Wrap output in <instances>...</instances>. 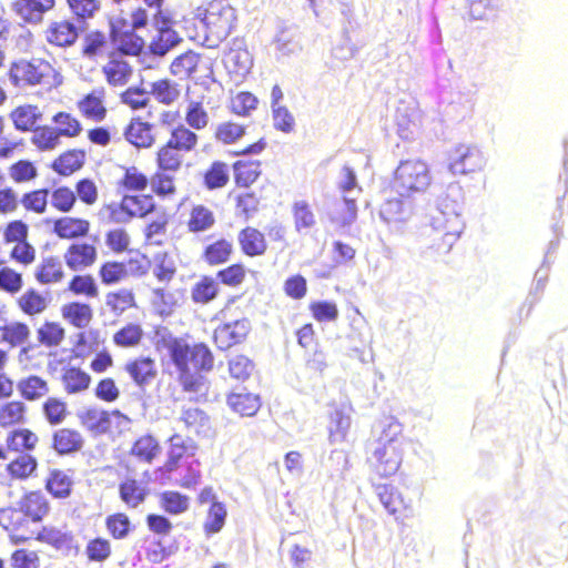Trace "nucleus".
Listing matches in <instances>:
<instances>
[{
	"mask_svg": "<svg viewBox=\"0 0 568 568\" xmlns=\"http://www.w3.org/2000/svg\"><path fill=\"white\" fill-rule=\"evenodd\" d=\"M414 213V202L406 194L386 200L379 210L381 219L397 232H402L403 226L412 219Z\"/></svg>",
	"mask_w": 568,
	"mask_h": 568,
	"instance_id": "obj_6",
	"label": "nucleus"
},
{
	"mask_svg": "<svg viewBox=\"0 0 568 568\" xmlns=\"http://www.w3.org/2000/svg\"><path fill=\"white\" fill-rule=\"evenodd\" d=\"M226 403L233 412L241 416H254L261 407L260 397L245 389L231 393Z\"/></svg>",
	"mask_w": 568,
	"mask_h": 568,
	"instance_id": "obj_18",
	"label": "nucleus"
},
{
	"mask_svg": "<svg viewBox=\"0 0 568 568\" xmlns=\"http://www.w3.org/2000/svg\"><path fill=\"white\" fill-rule=\"evenodd\" d=\"M159 444L151 435L140 437L133 445L131 454L140 460L151 463L156 456Z\"/></svg>",
	"mask_w": 568,
	"mask_h": 568,
	"instance_id": "obj_50",
	"label": "nucleus"
},
{
	"mask_svg": "<svg viewBox=\"0 0 568 568\" xmlns=\"http://www.w3.org/2000/svg\"><path fill=\"white\" fill-rule=\"evenodd\" d=\"M349 427L351 416L345 414L342 409L335 408L333 412H331L329 416V442L332 444L344 442L346 439Z\"/></svg>",
	"mask_w": 568,
	"mask_h": 568,
	"instance_id": "obj_29",
	"label": "nucleus"
},
{
	"mask_svg": "<svg viewBox=\"0 0 568 568\" xmlns=\"http://www.w3.org/2000/svg\"><path fill=\"white\" fill-rule=\"evenodd\" d=\"M31 142L40 151L53 150L60 142V134L54 128L48 125L37 126L33 129Z\"/></svg>",
	"mask_w": 568,
	"mask_h": 568,
	"instance_id": "obj_37",
	"label": "nucleus"
},
{
	"mask_svg": "<svg viewBox=\"0 0 568 568\" xmlns=\"http://www.w3.org/2000/svg\"><path fill=\"white\" fill-rule=\"evenodd\" d=\"M62 315L73 326L84 328L92 320V310L88 304L72 302L62 307Z\"/></svg>",
	"mask_w": 568,
	"mask_h": 568,
	"instance_id": "obj_32",
	"label": "nucleus"
},
{
	"mask_svg": "<svg viewBox=\"0 0 568 568\" xmlns=\"http://www.w3.org/2000/svg\"><path fill=\"white\" fill-rule=\"evenodd\" d=\"M329 477L333 479H343L345 473L348 470V457L344 450L333 449L325 464Z\"/></svg>",
	"mask_w": 568,
	"mask_h": 568,
	"instance_id": "obj_46",
	"label": "nucleus"
},
{
	"mask_svg": "<svg viewBox=\"0 0 568 568\" xmlns=\"http://www.w3.org/2000/svg\"><path fill=\"white\" fill-rule=\"evenodd\" d=\"M106 80L112 85H123L131 75V67L125 61H112L103 68Z\"/></svg>",
	"mask_w": 568,
	"mask_h": 568,
	"instance_id": "obj_51",
	"label": "nucleus"
},
{
	"mask_svg": "<svg viewBox=\"0 0 568 568\" xmlns=\"http://www.w3.org/2000/svg\"><path fill=\"white\" fill-rule=\"evenodd\" d=\"M161 504L166 513L179 515L189 509V497L179 491H164L161 495Z\"/></svg>",
	"mask_w": 568,
	"mask_h": 568,
	"instance_id": "obj_52",
	"label": "nucleus"
},
{
	"mask_svg": "<svg viewBox=\"0 0 568 568\" xmlns=\"http://www.w3.org/2000/svg\"><path fill=\"white\" fill-rule=\"evenodd\" d=\"M23 398L28 400H34L48 393V385L44 379L39 376L32 375L26 379H22L18 384Z\"/></svg>",
	"mask_w": 568,
	"mask_h": 568,
	"instance_id": "obj_41",
	"label": "nucleus"
},
{
	"mask_svg": "<svg viewBox=\"0 0 568 568\" xmlns=\"http://www.w3.org/2000/svg\"><path fill=\"white\" fill-rule=\"evenodd\" d=\"M83 446L82 435L69 428H62L53 434V448L59 455L79 452Z\"/></svg>",
	"mask_w": 568,
	"mask_h": 568,
	"instance_id": "obj_19",
	"label": "nucleus"
},
{
	"mask_svg": "<svg viewBox=\"0 0 568 568\" xmlns=\"http://www.w3.org/2000/svg\"><path fill=\"white\" fill-rule=\"evenodd\" d=\"M250 331L251 323L247 318L236 320L216 327L214 341L220 349L225 351L233 345L242 343Z\"/></svg>",
	"mask_w": 568,
	"mask_h": 568,
	"instance_id": "obj_11",
	"label": "nucleus"
},
{
	"mask_svg": "<svg viewBox=\"0 0 568 568\" xmlns=\"http://www.w3.org/2000/svg\"><path fill=\"white\" fill-rule=\"evenodd\" d=\"M10 118L18 131H33L36 123L41 120L42 113L36 105L27 104L14 109Z\"/></svg>",
	"mask_w": 568,
	"mask_h": 568,
	"instance_id": "obj_23",
	"label": "nucleus"
},
{
	"mask_svg": "<svg viewBox=\"0 0 568 568\" xmlns=\"http://www.w3.org/2000/svg\"><path fill=\"white\" fill-rule=\"evenodd\" d=\"M219 294V284L210 276H203L201 281L194 284L191 291V297L194 303L207 304Z\"/></svg>",
	"mask_w": 568,
	"mask_h": 568,
	"instance_id": "obj_35",
	"label": "nucleus"
},
{
	"mask_svg": "<svg viewBox=\"0 0 568 568\" xmlns=\"http://www.w3.org/2000/svg\"><path fill=\"white\" fill-rule=\"evenodd\" d=\"M215 222L213 213L203 205L194 206L189 221L191 232H203L213 226Z\"/></svg>",
	"mask_w": 568,
	"mask_h": 568,
	"instance_id": "obj_49",
	"label": "nucleus"
},
{
	"mask_svg": "<svg viewBox=\"0 0 568 568\" xmlns=\"http://www.w3.org/2000/svg\"><path fill=\"white\" fill-rule=\"evenodd\" d=\"M54 7V0H18L13 3L16 13L28 23H39L44 12Z\"/></svg>",
	"mask_w": 568,
	"mask_h": 568,
	"instance_id": "obj_16",
	"label": "nucleus"
},
{
	"mask_svg": "<svg viewBox=\"0 0 568 568\" xmlns=\"http://www.w3.org/2000/svg\"><path fill=\"white\" fill-rule=\"evenodd\" d=\"M229 182V169L223 162L215 161L204 175V184L209 190L223 187Z\"/></svg>",
	"mask_w": 568,
	"mask_h": 568,
	"instance_id": "obj_47",
	"label": "nucleus"
},
{
	"mask_svg": "<svg viewBox=\"0 0 568 568\" xmlns=\"http://www.w3.org/2000/svg\"><path fill=\"white\" fill-rule=\"evenodd\" d=\"M0 331L2 332L1 341L9 343L11 346H18L24 343L30 335V329L27 324L20 322L7 324L6 318L4 326L1 327Z\"/></svg>",
	"mask_w": 568,
	"mask_h": 568,
	"instance_id": "obj_42",
	"label": "nucleus"
},
{
	"mask_svg": "<svg viewBox=\"0 0 568 568\" xmlns=\"http://www.w3.org/2000/svg\"><path fill=\"white\" fill-rule=\"evenodd\" d=\"M65 264L72 271L91 266L97 260V248L88 243H73L64 254Z\"/></svg>",
	"mask_w": 568,
	"mask_h": 568,
	"instance_id": "obj_15",
	"label": "nucleus"
},
{
	"mask_svg": "<svg viewBox=\"0 0 568 568\" xmlns=\"http://www.w3.org/2000/svg\"><path fill=\"white\" fill-rule=\"evenodd\" d=\"M390 445H381V444H368L367 453L369 456L367 457V462L371 467L375 470L377 475L381 477H388L394 475L402 463V447L392 446Z\"/></svg>",
	"mask_w": 568,
	"mask_h": 568,
	"instance_id": "obj_5",
	"label": "nucleus"
},
{
	"mask_svg": "<svg viewBox=\"0 0 568 568\" xmlns=\"http://www.w3.org/2000/svg\"><path fill=\"white\" fill-rule=\"evenodd\" d=\"M199 60L200 55L189 50L173 60L170 70L174 75H180L182 73L190 75L195 72Z\"/></svg>",
	"mask_w": 568,
	"mask_h": 568,
	"instance_id": "obj_53",
	"label": "nucleus"
},
{
	"mask_svg": "<svg viewBox=\"0 0 568 568\" xmlns=\"http://www.w3.org/2000/svg\"><path fill=\"white\" fill-rule=\"evenodd\" d=\"M48 195V189L34 190L23 194L21 204L26 207V210L41 214L47 210Z\"/></svg>",
	"mask_w": 568,
	"mask_h": 568,
	"instance_id": "obj_59",
	"label": "nucleus"
},
{
	"mask_svg": "<svg viewBox=\"0 0 568 568\" xmlns=\"http://www.w3.org/2000/svg\"><path fill=\"white\" fill-rule=\"evenodd\" d=\"M124 206L130 207L133 217H144L156 207L152 195H124Z\"/></svg>",
	"mask_w": 568,
	"mask_h": 568,
	"instance_id": "obj_45",
	"label": "nucleus"
},
{
	"mask_svg": "<svg viewBox=\"0 0 568 568\" xmlns=\"http://www.w3.org/2000/svg\"><path fill=\"white\" fill-rule=\"evenodd\" d=\"M38 437L29 429H17L10 433L7 438V445L10 450L20 452L31 450L34 448Z\"/></svg>",
	"mask_w": 568,
	"mask_h": 568,
	"instance_id": "obj_44",
	"label": "nucleus"
},
{
	"mask_svg": "<svg viewBox=\"0 0 568 568\" xmlns=\"http://www.w3.org/2000/svg\"><path fill=\"white\" fill-rule=\"evenodd\" d=\"M153 23L158 34L150 43V51L153 55L164 57L182 41V38L171 28L170 20L162 16L161 11H158L154 16Z\"/></svg>",
	"mask_w": 568,
	"mask_h": 568,
	"instance_id": "obj_10",
	"label": "nucleus"
},
{
	"mask_svg": "<svg viewBox=\"0 0 568 568\" xmlns=\"http://www.w3.org/2000/svg\"><path fill=\"white\" fill-rule=\"evenodd\" d=\"M119 494L124 504L131 508H136L145 500L148 489L135 479H126L119 485Z\"/></svg>",
	"mask_w": 568,
	"mask_h": 568,
	"instance_id": "obj_30",
	"label": "nucleus"
},
{
	"mask_svg": "<svg viewBox=\"0 0 568 568\" xmlns=\"http://www.w3.org/2000/svg\"><path fill=\"white\" fill-rule=\"evenodd\" d=\"M260 162L236 161L233 165L235 183L239 186H250L260 176Z\"/></svg>",
	"mask_w": 568,
	"mask_h": 568,
	"instance_id": "obj_38",
	"label": "nucleus"
},
{
	"mask_svg": "<svg viewBox=\"0 0 568 568\" xmlns=\"http://www.w3.org/2000/svg\"><path fill=\"white\" fill-rule=\"evenodd\" d=\"M11 179L17 183L31 181L37 178L38 170L29 160H19L9 168Z\"/></svg>",
	"mask_w": 568,
	"mask_h": 568,
	"instance_id": "obj_64",
	"label": "nucleus"
},
{
	"mask_svg": "<svg viewBox=\"0 0 568 568\" xmlns=\"http://www.w3.org/2000/svg\"><path fill=\"white\" fill-rule=\"evenodd\" d=\"M105 526L110 535L115 539L125 538L131 530V523L125 514L118 513L105 519Z\"/></svg>",
	"mask_w": 568,
	"mask_h": 568,
	"instance_id": "obj_58",
	"label": "nucleus"
},
{
	"mask_svg": "<svg viewBox=\"0 0 568 568\" xmlns=\"http://www.w3.org/2000/svg\"><path fill=\"white\" fill-rule=\"evenodd\" d=\"M82 113L94 121H102L105 118L106 110L100 98L94 94H88L79 104Z\"/></svg>",
	"mask_w": 568,
	"mask_h": 568,
	"instance_id": "obj_63",
	"label": "nucleus"
},
{
	"mask_svg": "<svg viewBox=\"0 0 568 568\" xmlns=\"http://www.w3.org/2000/svg\"><path fill=\"white\" fill-rule=\"evenodd\" d=\"M142 328L136 324H128L113 335V342L120 347H132L140 343Z\"/></svg>",
	"mask_w": 568,
	"mask_h": 568,
	"instance_id": "obj_57",
	"label": "nucleus"
},
{
	"mask_svg": "<svg viewBox=\"0 0 568 568\" xmlns=\"http://www.w3.org/2000/svg\"><path fill=\"white\" fill-rule=\"evenodd\" d=\"M37 465V459L33 456L21 454L7 466V469L12 477L23 479L33 474Z\"/></svg>",
	"mask_w": 568,
	"mask_h": 568,
	"instance_id": "obj_43",
	"label": "nucleus"
},
{
	"mask_svg": "<svg viewBox=\"0 0 568 568\" xmlns=\"http://www.w3.org/2000/svg\"><path fill=\"white\" fill-rule=\"evenodd\" d=\"M50 69V64L42 61L21 60L11 65L9 78L14 85H19L20 81L34 85L42 82L45 72Z\"/></svg>",
	"mask_w": 568,
	"mask_h": 568,
	"instance_id": "obj_12",
	"label": "nucleus"
},
{
	"mask_svg": "<svg viewBox=\"0 0 568 568\" xmlns=\"http://www.w3.org/2000/svg\"><path fill=\"white\" fill-rule=\"evenodd\" d=\"M430 173L423 161H402L396 169L394 189L399 195L424 192L430 185Z\"/></svg>",
	"mask_w": 568,
	"mask_h": 568,
	"instance_id": "obj_3",
	"label": "nucleus"
},
{
	"mask_svg": "<svg viewBox=\"0 0 568 568\" xmlns=\"http://www.w3.org/2000/svg\"><path fill=\"white\" fill-rule=\"evenodd\" d=\"M465 193L458 183H450L436 200V213L432 216L434 230L443 231V246L448 252L465 229L463 211Z\"/></svg>",
	"mask_w": 568,
	"mask_h": 568,
	"instance_id": "obj_2",
	"label": "nucleus"
},
{
	"mask_svg": "<svg viewBox=\"0 0 568 568\" xmlns=\"http://www.w3.org/2000/svg\"><path fill=\"white\" fill-rule=\"evenodd\" d=\"M180 151L168 142L158 153L159 168L163 171H176L181 166Z\"/></svg>",
	"mask_w": 568,
	"mask_h": 568,
	"instance_id": "obj_62",
	"label": "nucleus"
},
{
	"mask_svg": "<svg viewBox=\"0 0 568 568\" xmlns=\"http://www.w3.org/2000/svg\"><path fill=\"white\" fill-rule=\"evenodd\" d=\"M161 103L171 104L179 95V90L168 79L151 83V92Z\"/></svg>",
	"mask_w": 568,
	"mask_h": 568,
	"instance_id": "obj_61",
	"label": "nucleus"
},
{
	"mask_svg": "<svg viewBox=\"0 0 568 568\" xmlns=\"http://www.w3.org/2000/svg\"><path fill=\"white\" fill-rule=\"evenodd\" d=\"M78 38L75 26L69 21L55 22L48 31L47 39L59 47L72 45Z\"/></svg>",
	"mask_w": 568,
	"mask_h": 568,
	"instance_id": "obj_28",
	"label": "nucleus"
},
{
	"mask_svg": "<svg viewBox=\"0 0 568 568\" xmlns=\"http://www.w3.org/2000/svg\"><path fill=\"white\" fill-rule=\"evenodd\" d=\"M203 21L206 26L215 27L219 36L226 38L235 28V10L229 4L212 3L206 9Z\"/></svg>",
	"mask_w": 568,
	"mask_h": 568,
	"instance_id": "obj_13",
	"label": "nucleus"
},
{
	"mask_svg": "<svg viewBox=\"0 0 568 568\" xmlns=\"http://www.w3.org/2000/svg\"><path fill=\"white\" fill-rule=\"evenodd\" d=\"M37 540L50 545L65 557H75L80 551L78 539L65 527L43 526L37 535Z\"/></svg>",
	"mask_w": 568,
	"mask_h": 568,
	"instance_id": "obj_8",
	"label": "nucleus"
},
{
	"mask_svg": "<svg viewBox=\"0 0 568 568\" xmlns=\"http://www.w3.org/2000/svg\"><path fill=\"white\" fill-rule=\"evenodd\" d=\"M197 141V135L184 125H180L174 129L171 133V138L168 141L172 146L184 152L191 151Z\"/></svg>",
	"mask_w": 568,
	"mask_h": 568,
	"instance_id": "obj_55",
	"label": "nucleus"
},
{
	"mask_svg": "<svg viewBox=\"0 0 568 568\" xmlns=\"http://www.w3.org/2000/svg\"><path fill=\"white\" fill-rule=\"evenodd\" d=\"M169 355L185 392L200 393L207 388L205 373L213 369L214 356L204 343L191 346L175 341L169 347Z\"/></svg>",
	"mask_w": 568,
	"mask_h": 568,
	"instance_id": "obj_1",
	"label": "nucleus"
},
{
	"mask_svg": "<svg viewBox=\"0 0 568 568\" xmlns=\"http://www.w3.org/2000/svg\"><path fill=\"white\" fill-rule=\"evenodd\" d=\"M169 466L174 467L184 455H194L196 449L194 442L190 438L185 439L180 434L170 437Z\"/></svg>",
	"mask_w": 568,
	"mask_h": 568,
	"instance_id": "obj_33",
	"label": "nucleus"
},
{
	"mask_svg": "<svg viewBox=\"0 0 568 568\" xmlns=\"http://www.w3.org/2000/svg\"><path fill=\"white\" fill-rule=\"evenodd\" d=\"M151 129V124L133 119L124 131L125 140L136 148H150L154 141Z\"/></svg>",
	"mask_w": 568,
	"mask_h": 568,
	"instance_id": "obj_22",
	"label": "nucleus"
},
{
	"mask_svg": "<svg viewBox=\"0 0 568 568\" xmlns=\"http://www.w3.org/2000/svg\"><path fill=\"white\" fill-rule=\"evenodd\" d=\"M64 337V329L54 322H45L38 329V339L45 346H57Z\"/></svg>",
	"mask_w": 568,
	"mask_h": 568,
	"instance_id": "obj_60",
	"label": "nucleus"
},
{
	"mask_svg": "<svg viewBox=\"0 0 568 568\" xmlns=\"http://www.w3.org/2000/svg\"><path fill=\"white\" fill-rule=\"evenodd\" d=\"M231 253L232 244L229 241L222 239L205 247L203 258L210 265H219L229 261Z\"/></svg>",
	"mask_w": 568,
	"mask_h": 568,
	"instance_id": "obj_40",
	"label": "nucleus"
},
{
	"mask_svg": "<svg viewBox=\"0 0 568 568\" xmlns=\"http://www.w3.org/2000/svg\"><path fill=\"white\" fill-rule=\"evenodd\" d=\"M374 433H378L377 439L369 444H381L402 447L399 435L402 434V425L394 417H385L379 420L375 427Z\"/></svg>",
	"mask_w": 568,
	"mask_h": 568,
	"instance_id": "obj_20",
	"label": "nucleus"
},
{
	"mask_svg": "<svg viewBox=\"0 0 568 568\" xmlns=\"http://www.w3.org/2000/svg\"><path fill=\"white\" fill-rule=\"evenodd\" d=\"M324 211L333 224L339 227L349 226L357 219L356 199L351 195L326 199Z\"/></svg>",
	"mask_w": 568,
	"mask_h": 568,
	"instance_id": "obj_9",
	"label": "nucleus"
},
{
	"mask_svg": "<svg viewBox=\"0 0 568 568\" xmlns=\"http://www.w3.org/2000/svg\"><path fill=\"white\" fill-rule=\"evenodd\" d=\"M125 369L142 390H144L158 375L155 362L150 357H141L128 363Z\"/></svg>",
	"mask_w": 568,
	"mask_h": 568,
	"instance_id": "obj_17",
	"label": "nucleus"
},
{
	"mask_svg": "<svg viewBox=\"0 0 568 568\" xmlns=\"http://www.w3.org/2000/svg\"><path fill=\"white\" fill-rule=\"evenodd\" d=\"M19 307L27 315L42 313L48 307V301L33 288L26 291L18 300Z\"/></svg>",
	"mask_w": 568,
	"mask_h": 568,
	"instance_id": "obj_39",
	"label": "nucleus"
},
{
	"mask_svg": "<svg viewBox=\"0 0 568 568\" xmlns=\"http://www.w3.org/2000/svg\"><path fill=\"white\" fill-rule=\"evenodd\" d=\"M62 382L69 394H75L89 388L91 377L79 367H70L63 373Z\"/></svg>",
	"mask_w": 568,
	"mask_h": 568,
	"instance_id": "obj_34",
	"label": "nucleus"
},
{
	"mask_svg": "<svg viewBox=\"0 0 568 568\" xmlns=\"http://www.w3.org/2000/svg\"><path fill=\"white\" fill-rule=\"evenodd\" d=\"M275 49L280 58L297 55L303 50L302 33L297 27L290 26L280 29L275 37Z\"/></svg>",
	"mask_w": 568,
	"mask_h": 568,
	"instance_id": "obj_14",
	"label": "nucleus"
},
{
	"mask_svg": "<svg viewBox=\"0 0 568 568\" xmlns=\"http://www.w3.org/2000/svg\"><path fill=\"white\" fill-rule=\"evenodd\" d=\"M293 216L297 232H301L303 229H311L316 223L315 215L306 201H296L294 203Z\"/></svg>",
	"mask_w": 568,
	"mask_h": 568,
	"instance_id": "obj_54",
	"label": "nucleus"
},
{
	"mask_svg": "<svg viewBox=\"0 0 568 568\" xmlns=\"http://www.w3.org/2000/svg\"><path fill=\"white\" fill-rule=\"evenodd\" d=\"M375 493L389 514H396L404 505L403 498L397 489L389 484H381L375 487Z\"/></svg>",
	"mask_w": 568,
	"mask_h": 568,
	"instance_id": "obj_36",
	"label": "nucleus"
},
{
	"mask_svg": "<svg viewBox=\"0 0 568 568\" xmlns=\"http://www.w3.org/2000/svg\"><path fill=\"white\" fill-rule=\"evenodd\" d=\"M85 153L81 150H70L55 159L51 168L58 174L67 176L81 169L84 164Z\"/></svg>",
	"mask_w": 568,
	"mask_h": 568,
	"instance_id": "obj_24",
	"label": "nucleus"
},
{
	"mask_svg": "<svg viewBox=\"0 0 568 568\" xmlns=\"http://www.w3.org/2000/svg\"><path fill=\"white\" fill-rule=\"evenodd\" d=\"M20 510L33 521H40L49 511V505L41 493L31 491L21 500Z\"/></svg>",
	"mask_w": 568,
	"mask_h": 568,
	"instance_id": "obj_27",
	"label": "nucleus"
},
{
	"mask_svg": "<svg viewBox=\"0 0 568 568\" xmlns=\"http://www.w3.org/2000/svg\"><path fill=\"white\" fill-rule=\"evenodd\" d=\"M239 242L242 251L248 256L262 255L267 247L264 235L253 227L242 230L239 235Z\"/></svg>",
	"mask_w": 568,
	"mask_h": 568,
	"instance_id": "obj_26",
	"label": "nucleus"
},
{
	"mask_svg": "<svg viewBox=\"0 0 568 568\" xmlns=\"http://www.w3.org/2000/svg\"><path fill=\"white\" fill-rule=\"evenodd\" d=\"M45 487L54 497L65 498L71 493V480L61 470H53Z\"/></svg>",
	"mask_w": 568,
	"mask_h": 568,
	"instance_id": "obj_56",
	"label": "nucleus"
},
{
	"mask_svg": "<svg viewBox=\"0 0 568 568\" xmlns=\"http://www.w3.org/2000/svg\"><path fill=\"white\" fill-rule=\"evenodd\" d=\"M110 39L123 54L136 55L144 48V40L135 33L132 23L122 16H113L110 19Z\"/></svg>",
	"mask_w": 568,
	"mask_h": 568,
	"instance_id": "obj_4",
	"label": "nucleus"
},
{
	"mask_svg": "<svg viewBox=\"0 0 568 568\" xmlns=\"http://www.w3.org/2000/svg\"><path fill=\"white\" fill-rule=\"evenodd\" d=\"M89 226L85 220L64 216L54 221L53 232L60 239H75L87 235Z\"/></svg>",
	"mask_w": 568,
	"mask_h": 568,
	"instance_id": "obj_21",
	"label": "nucleus"
},
{
	"mask_svg": "<svg viewBox=\"0 0 568 568\" xmlns=\"http://www.w3.org/2000/svg\"><path fill=\"white\" fill-rule=\"evenodd\" d=\"M83 424L91 430L99 433H105L110 429L111 417L105 410H99L97 408L88 409L82 415Z\"/></svg>",
	"mask_w": 568,
	"mask_h": 568,
	"instance_id": "obj_48",
	"label": "nucleus"
},
{
	"mask_svg": "<svg viewBox=\"0 0 568 568\" xmlns=\"http://www.w3.org/2000/svg\"><path fill=\"white\" fill-rule=\"evenodd\" d=\"M180 420L187 429L194 430L197 435L206 434L211 429L209 415L199 407H183Z\"/></svg>",
	"mask_w": 568,
	"mask_h": 568,
	"instance_id": "obj_25",
	"label": "nucleus"
},
{
	"mask_svg": "<svg viewBox=\"0 0 568 568\" xmlns=\"http://www.w3.org/2000/svg\"><path fill=\"white\" fill-rule=\"evenodd\" d=\"M485 165V158L477 146L459 144L448 154L447 168L454 175L476 172Z\"/></svg>",
	"mask_w": 568,
	"mask_h": 568,
	"instance_id": "obj_7",
	"label": "nucleus"
},
{
	"mask_svg": "<svg viewBox=\"0 0 568 568\" xmlns=\"http://www.w3.org/2000/svg\"><path fill=\"white\" fill-rule=\"evenodd\" d=\"M64 276L62 263L59 257L49 256L43 258L36 272V278L41 284L60 282Z\"/></svg>",
	"mask_w": 568,
	"mask_h": 568,
	"instance_id": "obj_31",
	"label": "nucleus"
}]
</instances>
